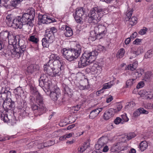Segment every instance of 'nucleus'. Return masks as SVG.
Returning a JSON list of instances; mask_svg holds the SVG:
<instances>
[{
	"label": "nucleus",
	"mask_w": 153,
	"mask_h": 153,
	"mask_svg": "<svg viewBox=\"0 0 153 153\" xmlns=\"http://www.w3.org/2000/svg\"><path fill=\"white\" fill-rule=\"evenodd\" d=\"M28 40L30 41L31 42L36 44L38 43L39 41V37L35 35L33 33L32 35L29 37Z\"/></svg>",
	"instance_id": "nucleus-26"
},
{
	"label": "nucleus",
	"mask_w": 153,
	"mask_h": 153,
	"mask_svg": "<svg viewBox=\"0 0 153 153\" xmlns=\"http://www.w3.org/2000/svg\"><path fill=\"white\" fill-rule=\"evenodd\" d=\"M8 115L9 114H1V118L2 120H3L5 122H8L9 121L11 122V125L13 126L16 123V120H15V117L14 116H12L11 115L10 116H11V117H10L9 118L8 117Z\"/></svg>",
	"instance_id": "nucleus-14"
},
{
	"label": "nucleus",
	"mask_w": 153,
	"mask_h": 153,
	"mask_svg": "<svg viewBox=\"0 0 153 153\" xmlns=\"http://www.w3.org/2000/svg\"><path fill=\"white\" fill-rule=\"evenodd\" d=\"M152 72L147 71L145 73L143 80L147 81H149L152 77Z\"/></svg>",
	"instance_id": "nucleus-27"
},
{
	"label": "nucleus",
	"mask_w": 153,
	"mask_h": 153,
	"mask_svg": "<svg viewBox=\"0 0 153 153\" xmlns=\"http://www.w3.org/2000/svg\"><path fill=\"white\" fill-rule=\"evenodd\" d=\"M102 11V9L98 7H95L92 8L88 15V21L90 23L93 22L96 24L99 22L102 16L101 12Z\"/></svg>",
	"instance_id": "nucleus-7"
},
{
	"label": "nucleus",
	"mask_w": 153,
	"mask_h": 153,
	"mask_svg": "<svg viewBox=\"0 0 153 153\" xmlns=\"http://www.w3.org/2000/svg\"><path fill=\"white\" fill-rule=\"evenodd\" d=\"M111 150L112 152L120 150L119 142L114 144L111 147Z\"/></svg>",
	"instance_id": "nucleus-32"
},
{
	"label": "nucleus",
	"mask_w": 153,
	"mask_h": 153,
	"mask_svg": "<svg viewBox=\"0 0 153 153\" xmlns=\"http://www.w3.org/2000/svg\"><path fill=\"white\" fill-rule=\"evenodd\" d=\"M107 137H102L99 139L97 144L96 145V147L98 148V150L99 149L107 143Z\"/></svg>",
	"instance_id": "nucleus-19"
},
{
	"label": "nucleus",
	"mask_w": 153,
	"mask_h": 153,
	"mask_svg": "<svg viewBox=\"0 0 153 153\" xmlns=\"http://www.w3.org/2000/svg\"><path fill=\"white\" fill-rule=\"evenodd\" d=\"M73 34V32L71 28L67 27V29L65 32V36L67 37H70Z\"/></svg>",
	"instance_id": "nucleus-36"
},
{
	"label": "nucleus",
	"mask_w": 153,
	"mask_h": 153,
	"mask_svg": "<svg viewBox=\"0 0 153 153\" xmlns=\"http://www.w3.org/2000/svg\"><path fill=\"white\" fill-rule=\"evenodd\" d=\"M137 33L136 32H135L131 35L130 36V38L131 39H133L137 37Z\"/></svg>",
	"instance_id": "nucleus-61"
},
{
	"label": "nucleus",
	"mask_w": 153,
	"mask_h": 153,
	"mask_svg": "<svg viewBox=\"0 0 153 153\" xmlns=\"http://www.w3.org/2000/svg\"><path fill=\"white\" fill-rule=\"evenodd\" d=\"M114 110L113 108H110L107 110L103 114V118L108 120L112 117L114 114Z\"/></svg>",
	"instance_id": "nucleus-16"
},
{
	"label": "nucleus",
	"mask_w": 153,
	"mask_h": 153,
	"mask_svg": "<svg viewBox=\"0 0 153 153\" xmlns=\"http://www.w3.org/2000/svg\"><path fill=\"white\" fill-rule=\"evenodd\" d=\"M101 67L97 64H94L92 66L91 65L90 68H87V70L88 71L90 70L89 72L93 74H97L101 70Z\"/></svg>",
	"instance_id": "nucleus-17"
},
{
	"label": "nucleus",
	"mask_w": 153,
	"mask_h": 153,
	"mask_svg": "<svg viewBox=\"0 0 153 153\" xmlns=\"http://www.w3.org/2000/svg\"><path fill=\"white\" fill-rule=\"evenodd\" d=\"M53 65L49 62L44 66V71L45 73L51 76L52 74Z\"/></svg>",
	"instance_id": "nucleus-18"
},
{
	"label": "nucleus",
	"mask_w": 153,
	"mask_h": 153,
	"mask_svg": "<svg viewBox=\"0 0 153 153\" xmlns=\"http://www.w3.org/2000/svg\"><path fill=\"white\" fill-rule=\"evenodd\" d=\"M80 108V105H77L76 106H73L72 108V110L77 111L79 110Z\"/></svg>",
	"instance_id": "nucleus-58"
},
{
	"label": "nucleus",
	"mask_w": 153,
	"mask_h": 153,
	"mask_svg": "<svg viewBox=\"0 0 153 153\" xmlns=\"http://www.w3.org/2000/svg\"><path fill=\"white\" fill-rule=\"evenodd\" d=\"M35 97L34 98V102L32 105V109L34 111V113L37 114H35L36 116H40L45 112L47 109L44 103L42 97L37 91H35Z\"/></svg>",
	"instance_id": "nucleus-2"
},
{
	"label": "nucleus",
	"mask_w": 153,
	"mask_h": 153,
	"mask_svg": "<svg viewBox=\"0 0 153 153\" xmlns=\"http://www.w3.org/2000/svg\"><path fill=\"white\" fill-rule=\"evenodd\" d=\"M120 139L122 141L119 142L120 151H122L127 149L128 146L127 143L125 142L126 141L125 137L123 136L121 137Z\"/></svg>",
	"instance_id": "nucleus-20"
},
{
	"label": "nucleus",
	"mask_w": 153,
	"mask_h": 153,
	"mask_svg": "<svg viewBox=\"0 0 153 153\" xmlns=\"http://www.w3.org/2000/svg\"><path fill=\"white\" fill-rule=\"evenodd\" d=\"M135 136L136 134L135 133L132 132L128 133L127 135L125 136L124 137H125V138L126 137L127 140H129L135 137Z\"/></svg>",
	"instance_id": "nucleus-43"
},
{
	"label": "nucleus",
	"mask_w": 153,
	"mask_h": 153,
	"mask_svg": "<svg viewBox=\"0 0 153 153\" xmlns=\"http://www.w3.org/2000/svg\"><path fill=\"white\" fill-rule=\"evenodd\" d=\"M112 85V84L111 83V82H109L107 83H105L103 85V88L102 89H108L110 88Z\"/></svg>",
	"instance_id": "nucleus-46"
},
{
	"label": "nucleus",
	"mask_w": 153,
	"mask_h": 153,
	"mask_svg": "<svg viewBox=\"0 0 153 153\" xmlns=\"http://www.w3.org/2000/svg\"><path fill=\"white\" fill-rule=\"evenodd\" d=\"M114 123L116 124H118L120 123L122 124L123 123L122 122V120L119 117H117L114 121Z\"/></svg>",
	"instance_id": "nucleus-51"
},
{
	"label": "nucleus",
	"mask_w": 153,
	"mask_h": 153,
	"mask_svg": "<svg viewBox=\"0 0 153 153\" xmlns=\"http://www.w3.org/2000/svg\"><path fill=\"white\" fill-rule=\"evenodd\" d=\"M53 143L52 141H49L44 143H42L41 145H42L43 146H41V148L42 149L45 147L50 146L52 145L51 144Z\"/></svg>",
	"instance_id": "nucleus-42"
},
{
	"label": "nucleus",
	"mask_w": 153,
	"mask_h": 153,
	"mask_svg": "<svg viewBox=\"0 0 153 153\" xmlns=\"http://www.w3.org/2000/svg\"><path fill=\"white\" fill-rule=\"evenodd\" d=\"M143 69L139 70H138L135 71L134 73V74L135 75L136 78H139L142 76L143 74Z\"/></svg>",
	"instance_id": "nucleus-40"
},
{
	"label": "nucleus",
	"mask_w": 153,
	"mask_h": 153,
	"mask_svg": "<svg viewBox=\"0 0 153 153\" xmlns=\"http://www.w3.org/2000/svg\"><path fill=\"white\" fill-rule=\"evenodd\" d=\"M122 108L123 106L122 104H118L117 105L116 108L114 109V113L117 112V111H120Z\"/></svg>",
	"instance_id": "nucleus-50"
},
{
	"label": "nucleus",
	"mask_w": 153,
	"mask_h": 153,
	"mask_svg": "<svg viewBox=\"0 0 153 153\" xmlns=\"http://www.w3.org/2000/svg\"><path fill=\"white\" fill-rule=\"evenodd\" d=\"M49 32H51L52 33L54 34L55 33H56L57 32V30L55 27H52L50 28V30L48 31Z\"/></svg>",
	"instance_id": "nucleus-56"
},
{
	"label": "nucleus",
	"mask_w": 153,
	"mask_h": 153,
	"mask_svg": "<svg viewBox=\"0 0 153 153\" xmlns=\"http://www.w3.org/2000/svg\"><path fill=\"white\" fill-rule=\"evenodd\" d=\"M39 69L40 67L38 65L32 64L27 67V71L29 73L32 74L39 70Z\"/></svg>",
	"instance_id": "nucleus-21"
},
{
	"label": "nucleus",
	"mask_w": 153,
	"mask_h": 153,
	"mask_svg": "<svg viewBox=\"0 0 153 153\" xmlns=\"http://www.w3.org/2000/svg\"><path fill=\"white\" fill-rule=\"evenodd\" d=\"M125 53V51L124 49L123 48H121L120 49L117 54V58H122L124 56Z\"/></svg>",
	"instance_id": "nucleus-33"
},
{
	"label": "nucleus",
	"mask_w": 153,
	"mask_h": 153,
	"mask_svg": "<svg viewBox=\"0 0 153 153\" xmlns=\"http://www.w3.org/2000/svg\"><path fill=\"white\" fill-rule=\"evenodd\" d=\"M140 112H139L138 109L137 111L134 112V115L135 117H137L140 115Z\"/></svg>",
	"instance_id": "nucleus-63"
},
{
	"label": "nucleus",
	"mask_w": 153,
	"mask_h": 153,
	"mask_svg": "<svg viewBox=\"0 0 153 153\" xmlns=\"http://www.w3.org/2000/svg\"><path fill=\"white\" fill-rule=\"evenodd\" d=\"M82 47L79 44H77L74 48L67 49L63 48L61 52L63 57L67 60L71 61L78 58L81 52Z\"/></svg>",
	"instance_id": "nucleus-3"
},
{
	"label": "nucleus",
	"mask_w": 153,
	"mask_h": 153,
	"mask_svg": "<svg viewBox=\"0 0 153 153\" xmlns=\"http://www.w3.org/2000/svg\"><path fill=\"white\" fill-rule=\"evenodd\" d=\"M153 56L152 51L151 50H148L145 54V57L146 58H150Z\"/></svg>",
	"instance_id": "nucleus-44"
},
{
	"label": "nucleus",
	"mask_w": 153,
	"mask_h": 153,
	"mask_svg": "<svg viewBox=\"0 0 153 153\" xmlns=\"http://www.w3.org/2000/svg\"><path fill=\"white\" fill-rule=\"evenodd\" d=\"M20 3L16 0H13L10 2V5L13 7H16Z\"/></svg>",
	"instance_id": "nucleus-48"
},
{
	"label": "nucleus",
	"mask_w": 153,
	"mask_h": 153,
	"mask_svg": "<svg viewBox=\"0 0 153 153\" xmlns=\"http://www.w3.org/2000/svg\"><path fill=\"white\" fill-rule=\"evenodd\" d=\"M144 93H143L145 96H146L147 99H153V93L151 92H144Z\"/></svg>",
	"instance_id": "nucleus-45"
},
{
	"label": "nucleus",
	"mask_w": 153,
	"mask_h": 153,
	"mask_svg": "<svg viewBox=\"0 0 153 153\" xmlns=\"http://www.w3.org/2000/svg\"><path fill=\"white\" fill-rule=\"evenodd\" d=\"M39 85L41 87L43 86L44 85H46L45 79H44L42 76L40 77L39 80Z\"/></svg>",
	"instance_id": "nucleus-41"
},
{
	"label": "nucleus",
	"mask_w": 153,
	"mask_h": 153,
	"mask_svg": "<svg viewBox=\"0 0 153 153\" xmlns=\"http://www.w3.org/2000/svg\"><path fill=\"white\" fill-rule=\"evenodd\" d=\"M104 92V90L103 89H101L100 90L98 91L96 93L97 95L98 96H99L101 94H102Z\"/></svg>",
	"instance_id": "nucleus-64"
},
{
	"label": "nucleus",
	"mask_w": 153,
	"mask_h": 153,
	"mask_svg": "<svg viewBox=\"0 0 153 153\" xmlns=\"http://www.w3.org/2000/svg\"><path fill=\"white\" fill-rule=\"evenodd\" d=\"M7 97L5 96V95H2L0 93V102H3V103L5 102V100L7 101Z\"/></svg>",
	"instance_id": "nucleus-49"
},
{
	"label": "nucleus",
	"mask_w": 153,
	"mask_h": 153,
	"mask_svg": "<svg viewBox=\"0 0 153 153\" xmlns=\"http://www.w3.org/2000/svg\"><path fill=\"white\" fill-rule=\"evenodd\" d=\"M50 59L51 60H54L55 62H57L59 64H62L63 65V63L62 62V58H60L57 55L55 54H51L50 56Z\"/></svg>",
	"instance_id": "nucleus-23"
},
{
	"label": "nucleus",
	"mask_w": 153,
	"mask_h": 153,
	"mask_svg": "<svg viewBox=\"0 0 153 153\" xmlns=\"http://www.w3.org/2000/svg\"><path fill=\"white\" fill-rule=\"evenodd\" d=\"M18 43L16 47L14 49H12L10 51L12 56L15 59H19L23 54L24 52L26 50V45L25 41L22 40H18Z\"/></svg>",
	"instance_id": "nucleus-6"
},
{
	"label": "nucleus",
	"mask_w": 153,
	"mask_h": 153,
	"mask_svg": "<svg viewBox=\"0 0 153 153\" xmlns=\"http://www.w3.org/2000/svg\"><path fill=\"white\" fill-rule=\"evenodd\" d=\"M138 65V62L137 61H134L132 64L128 65L125 68V70L134 71Z\"/></svg>",
	"instance_id": "nucleus-24"
},
{
	"label": "nucleus",
	"mask_w": 153,
	"mask_h": 153,
	"mask_svg": "<svg viewBox=\"0 0 153 153\" xmlns=\"http://www.w3.org/2000/svg\"><path fill=\"white\" fill-rule=\"evenodd\" d=\"M60 95V89L58 88H56L53 91L50 92V97L55 102L57 100Z\"/></svg>",
	"instance_id": "nucleus-15"
},
{
	"label": "nucleus",
	"mask_w": 153,
	"mask_h": 153,
	"mask_svg": "<svg viewBox=\"0 0 153 153\" xmlns=\"http://www.w3.org/2000/svg\"><path fill=\"white\" fill-rule=\"evenodd\" d=\"M22 89L21 87H18L15 89V91L16 92V94H19L22 91Z\"/></svg>",
	"instance_id": "nucleus-62"
},
{
	"label": "nucleus",
	"mask_w": 153,
	"mask_h": 153,
	"mask_svg": "<svg viewBox=\"0 0 153 153\" xmlns=\"http://www.w3.org/2000/svg\"><path fill=\"white\" fill-rule=\"evenodd\" d=\"M138 109L140 114H146L149 113V111H148L145 110L143 108H140Z\"/></svg>",
	"instance_id": "nucleus-52"
},
{
	"label": "nucleus",
	"mask_w": 153,
	"mask_h": 153,
	"mask_svg": "<svg viewBox=\"0 0 153 153\" xmlns=\"http://www.w3.org/2000/svg\"><path fill=\"white\" fill-rule=\"evenodd\" d=\"M5 102L3 103V106L7 109V114H9V116L11 115L12 116H14V112L13 111L15 107L14 102L11 99H7Z\"/></svg>",
	"instance_id": "nucleus-8"
},
{
	"label": "nucleus",
	"mask_w": 153,
	"mask_h": 153,
	"mask_svg": "<svg viewBox=\"0 0 153 153\" xmlns=\"http://www.w3.org/2000/svg\"><path fill=\"white\" fill-rule=\"evenodd\" d=\"M19 36L13 35L12 33L10 35L8 39L9 47L11 48V46H10V45L12 47L13 49L15 48L16 47V45L18 43V40L19 39Z\"/></svg>",
	"instance_id": "nucleus-10"
},
{
	"label": "nucleus",
	"mask_w": 153,
	"mask_h": 153,
	"mask_svg": "<svg viewBox=\"0 0 153 153\" xmlns=\"http://www.w3.org/2000/svg\"><path fill=\"white\" fill-rule=\"evenodd\" d=\"M144 85V83L143 81L140 82L137 86V88L139 89L143 87Z\"/></svg>",
	"instance_id": "nucleus-54"
},
{
	"label": "nucleus",
	"mask_w": 153,
	"mask_h": 153,
	"mask_svg": "<svg viewBox=\"0 0 153 153\" xmlns=\"http://www.w3.org/2000/svg\"><path fill=\"white\" fill-rule=\"evenodd\" d=\"M137 19L136 17H133L127 20V21H128L129 24L132 26L137 23Z\"/></svg>",
	"instance_id": "nucleus-34"
},
{
	"label": "nucleus",
	"mask_w": 153,
	"mask_h": 153,
	"mask_svg": "<svg viewBox=\"0 0 153 153\" xmlns=\"http://www.w3.org/2000/svg\"><path fill=\"white\" fill-rule=\"evenodd\" d=\"M79 88L81 90H84L87 89V86L86 85H83L79 84V85L78 86Z\"/></svg>",
	"instance_id": "nucleus-57"
},
{
	"label": "nucleus",
	"mask_w": 153,
	"mask_h": 153,
	"mask_svg": "<svg viewBox=\"0 0 153 153\" xmlns=\"http://www.w3.org/2000/svg\"><path fill=\"white\" fill-rule=\"evenodd\" d=\"M84 12L85 11L82 7H80L76 9L75 14H74L73 15L76 22L77 23L80 24L82 23V17Z\"/></svg>",
	"instance_id": "nucleus-9"
},
{
	"label": "nucleus",
	"mask_w": 153,
	"mask_h": 153,
	"mask_svg": "<svg viewBox=\"0 0 153 153\" xmlns=\"http://www.w3.org/2000/svg\"><path fill=\"white\" fill-rule=\"evenodd\" d=\"M12 33H10L8 31H2L0 33V36L3 39H7L9 37L10 35Z\"/></svg>",
	"instance_id": "nucleus-30"
},
{
	"label": "nucleus",
	"mask_w": 153,
	"mask_h": 153,
	"mask_svg": "<svg viewBox=\"0 0 153 153\" xmlns=\"http://www.w3.org/2000/svg\"><path fill=\"white\" fill-rule=\"evenodd\" d=\"M0 94L2 95H5L6 96L8 97L11 95V93L10 91L6 90L5 88L3 87L1 91Z\"/></svg>",
	"instance_id": "nucleus-35"
},
{
	"label": "nucleus",
	"mask_w": 153,
	"mask_h": 153,
	"mask_svg": "<svg viewBox=\"0 0 153 153\" xmlns=\"http://www.w3.org/2000/svg\"><path fill=\"white\" fill-rule=\"evenodd\" d=\"M103 109L102 108L95 109L90 112L89 118L91 119H93L101 112Z\"/></svg>",
	"instance_id": "nucleus-22"
},
{
	"label": "nucleus",
	"mask_w": 153,
	"mask_h": 153,
	"mask_svg": "<svg viewBox=\"0 0 153 153\" xmlns=\"http://www.w3.org/2000/svg\"><path fill=\"white\" fill-rule=\"evenodd\" d=\"M89 143H88L85 142L82 146L78 148V151L77 153H82L88 147Z\"/></svg>",
	"instance_id": "nucleus-28"
},
{
	"label": "nucleus",
	"mask_w": 153,
	"mask_h": 153,
	"mask_svg": "<svg viewBox=\"0 0 153 153\" xmlns=\"http://www.w3.org/2000/svg\"><path fill=\"white\" fill-rule=\"evenodd\" d=\"M11 15H8L6 18V21L7 24L10 26H11L13 24V21H12V19L11 18Z\"/></svg>",
	"instance_id": "nucleus-38"
},
{
	"label": "nucleus",
	"mask_w": 153,
	"mask_h": 153,
	"mask_svg": "<svg viewBox=\"0 0 153 153\" xmlns=\"http://www.w3.org/2000/svg\"><path fill=\"white\" fill-rule=\"evenodd\" d=\"M132 11L131 10H130V11L127 12V17H126V20L131 18V17L132 14Z\"/></svg>",
	"instance_id": "nucleus-55"
},
{
	"label": "nucleus",
	"mask_w": 153,
	"mask_h": 153,
	"mask_svg": "<svg viewBox=\"0 0 153 153\" xmlns=\"http://www.w3.org/2000/svg\"><path fill=\"white\" fill-rule=\"evenodd\" d=\"M122 117V122H128L129 120V119L127 116L126 113H124L123 114L121 115Z\"/></svg>",
	"instance_id": "nucleus-47"
},
{
	"label": "nucleus",
	"mask_w": 153,
	"mask_h": 153,
	"mask_svg": "<svg viewBox=\"0 0 153 153\" xmlns=\"http://www.w3.org/2000/svg\"><path fill=\"white\" fill-rule=\"evenodd\" d=\"M136 82V79H131L127 80L126 82V88L131 87Z\"/></svg>",
	"instance_id": "nucleus-29"
},
{
	"label": "nucleus",
	"mask_w": 153,
	"mask_h": 153,
	"mask_svg": "<svg viewBox=\"0 0 153 153\" xmlns=\"http://www.w3.org/2000/svg\"><path fill=\"white\" fill-rule=\"evenodd\" d=\"M142 40L141 39H136L133 42V44H134L139 45L141 42Z\"/></svg>",
	"instance_id": "nucleus-59"
},
{
	"label": "nucleus",
	"mask_w": 153,
	"mask_h": 153,
	"mask_svg": "<svg viewBox=\"0 0 153 153\" xmlns=\"http://www.w3.org/2000/svg\"><path fill=\"white\" fill-rule=\"evenodd\" d=\"M42 44L43 47H47L49 43H51L52 42H50L49 40H48L45 37L42 39Z\"/></svg>",
	"instance_id": "nucleus-37"
},
{
	"label": "nucleus",
	"mask_w": 153,
	"mask_h": 153,
	"mask_svg": "<svg viewBox=\"0 0 153 153\" xmlns=\"http://www.w3.org/2000/svg\"><path fill=\"white\" fill-rule=\"evenodd\" d=\"M107 32V29L103 24H99L94 27V31L90 33V39L92 40L100 39L104 36Z\"/></svg>",
	"instance_id": "nucleus-5"
},
{
	"label": "nucleus",
	"mask_w": 153,
	"mask_h": 153,
	"mask_svg": "<svg viewBox=\"0 0 153 153\" xmlns=\"http://www.w3.org/2000/svg\"><path fill=\"white\" fill-rule=\"evenodd\" d=\"M97 49L100 51H103L104 50H105V48L103 46L100 45H99L98 46Z\"/></svg>",
	"instance_id": "nucleus-60"
},
{
	"label": "nucleus",
	"mask_w": 153,
	"mask_h": 153,
	"mask_svg": "<svg viewBox=\"0 0 153 153\" xmlns=\"http://www.w3.org/2000/svg\"><path fill=\"white\" fill-rule=\"evenodd\" d=\"M45 37L48 40H49L52 43L54 39V34H53L52 32H49L47 31L45 32Z\"/></svg>",
	"instance_id": "nucleus-25"
},
{
	"label": "nucleus",
	"mask_w": 153,
	"mask_h": 153,
	"mask_svg": "<svg viewBox=\"0 0 153 153\" xmlns=\"http://www.w3.org/2000/svg\"><path fill=\"white\" fill-rule=\"evenodd\" d=\"M35 10L33 8L28 10L27 13H24L22 17L18 16L13 20L11 26L16 28H22L23 26L26 30H30L34 25Z\"/></svg>",
	"instance_id": "nucleus-1"
},
{
	"label": "nucleus",
	"mask_w": 153,
	"mask_h": 153,
	"mask_svg": "<svg viewBox=\"0 0 153 153\" xmlns=\"http://www.w3.org/2000/svg\"><path fill=\"white\" fill-rule=\"evenodd\" d=\"M64 66L62 64H59L58 67L53 69V73L51 76L53 77H56L60 76L63 72Z\"/></svg>",
	"instance_id": "nucleus-13"
},
{
	"label": "nucleus",
	"mask_w": 153,
	"mask_h": 153,
	"mask_svg": "<svg viewBox=\"0 0 153 153\" xmlns=\"http://www.w3.org/2000/svg\"><path fill=\"white\" fill-rule=\"evenodd\" d=\"M147 30V28L145 27H144L143 29L140 30L139 31V33L141 35H144L146 33Z\"/></svg>",
	"instance_id": "nucleus-53"
},
{
	"label": "nucleus",
	"mask_w": 153,
	"mask_h": 153,
	"mask_svg": "<svg viewBox=\"0 0 153 153\" xmlns=\"http://www.w3.org/2000/svg\"><path fill=\"white\" fill-rule=\"evenodd\" d=\"M98 54V53L96 51L84 53L78 61V68H83L87 66L95 59L96 56Z\"/></svg>",
	"instance_id": "nucleus-4"
},
{
	"label": "nucleus",
	"mask_w": 153,
	"mask_h": 153,
	"mask_svg": "<svg viewBox=\"0 0 153 153\" xmlns=\"http://www.w3.org/2000/svg\"><path fill=\"white\" fill-rule=\"evenodd\" d=\"M38 21L40 23L48 24L54 22L55 19H51L46 15L40 14L38 16Z\"/></svg>",
	"instance_id": "nucleus-11"
},
{
	"label": "nucleus",
	"mask_w": 153,
	"mask_h": 153,
	"mask_svg": "<svg viewBox=\"0 0 153 153\" xmlns=\"http://www.w3.org/2000/svg\"><path fill=\"white\" fill-rule=\"evenodd\" d=\"M147 147L148 143L145 140L141 142L139 145V149L142 152L145 150Z\"/></svg>",
	"instance_id": "nucleus-31"
},
{
	"label": "nucleus",
	"mask_w": 153,
	"mask_h": 153,
	"mask_svg": "<svg viewBox=\"0 0 153 153\" xmlns=\"http://www.w3.org/2000/svg\"><path fill=\"white\" fill-rule=\"evenodd\" d=\"M25 102H23V104L22 102L20 103V105L18 106V108L19 109H20V114L23 116H28L30 113V111L31 110L29 107H25L23 106L24 103Z\"/></svg>",
	"instance_id": "nucleus-12"
},
{
	"label": "nucleus",
	"mask_w": 153,
	"mask_h": 153,
	"mask_svg": "<svg viewBox=\"0 0 153 153\" xmlns=\"http://www.w3.org/2000/svg\"><path fill=\"white\" fill-rule=\"evenodd\" d=\"M135 105V103L133 101H131L128 102L126 104L125 106L126 109H129L134 107Z\"/></svg>",
	"instance_id": "nucleus-39"
}]
</instances>
